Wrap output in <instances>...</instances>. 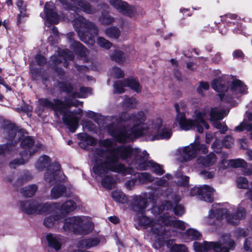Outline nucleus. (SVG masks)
Here are the masks:
<instances>
[{
    "instance_id": "f257e3e1",
    "label": "nucleus",
    "mask_w": 252,
    "mask_h": 252,
    "mask_svg": "<svg viewBox=\"0 0 252 252\" xmlns=\"http://www.w3.org/2000/svg\"><path fill=\"white\" fill-rule=\"evenodd\" d=\"M107 119L112 121L107 126L108 133L120 143L141 136L150 141L168 139L172 135L171 128L163 125L160 119L145 123L146 116L143 111L131 114L124 112L119 116L109 117Z\"/></svg>"
},
{
    "instance_id": "f03ea898",
    "label": "nucleus",
    "mask_w": 252,
    "mask_h": 252,
    "mask_svg": "<svg viewBox=\"0 0 252 252\" xmlns=\"http://www.w3.org/2000/svg\"><path fill=\"white\" fill-rule=\"evenodd\" d=\"M128 147H121L109 153L97 150L94 154L93 171L95 174L101 178L102 186L107 189L114 188L116 180L111 172L118 173L123 176L134 173L132 167H127L119 162L120 159L126 160L129 154Z\"/></svg>"
},
{
    "instance_id": "7ed1b4c3",
    "label": "nucleus",
    "mask_w": 252,
    "mask_h": 252,
    "mask_svg": "<svg viewBox=\"0 0 252 252\" xmlns=\"http://www.w3.org/2000/svg\"><path fill=\"white\" fill-rule=\"evenodd\" d=\"M175 108L177 113L176 121L178 123L180 128L184 130H189L194 127L197 128L199 133L203 131V126L208 129L209 126L206 123V120H210L216 128L220 130L221 133H224L227 130V126L219 120H222L227 115L229 109H222L218 107L212 108L209 115L208 108H204L194 112V120L188 119L184 111L186 110V104L181 101L175 104Z\"/></svg>"
},
{
    "instance_id": "20e7f679",
    "label": "nucleus",
    "mask_w": 252,
    "mask_h": 252,
    "mask_svg": "<svg viewBox=\"0 0 252 252\" xmlns=\"http://www.w3.org/2000/svg\"><path fill=\"white\" fill-rule=\"evenodd\" d=\"M68 9L73 11V17L68 18L71 21L73 27L77 33L79 39L86 44L93 46L95 43L94 36L92 35L90 31L96 35L98 33V28L95 25L80 15L78 13L82 10L88 14H91L95 11V9L85 0H59Z\"/></svg>"
},
{
    "instance_id": "39448f33",
    "label": "nucleus",
    "mask_w": 252,
    "mask_h": 252,
    "mask_svg": "<svg viewBox=\"0 0 252 252\" xmlns=\"http://www.w3.org/2000/svg\"><path fill=\"white\" fill-rule=\"evenodd\" d=\"M82 104V102L74 98L67 99L64 102L58 99H55L52 101L47 98H41L38 100L36 112L39 116L43 111V108L52 109L58 117H60L59 115L63 116V121L69 131L74 132L78 127L80 119L76 114L81 115L83 111L78 108L73 111H69L68 108L72 106H77Z\"/></svg>"
},
{
    "instance_id": "423d86ee",
    "label": "nucleus",
    "mask_w": 252,
    "mask_h": 252,
    "mask_svg": "<svg viewBox=\"0 0 252 252\" xmlns=\"http://www.w3.org/2000/svg\"><path fill=\"white\" fill-rule=\"evenodd\" d=\"M245 217V210L242 207L239 206L235 209L233 206L228 203L213 204L208 217L205 219V222L208 224H212L215 222V218L220 219L224 218L229 223L237 225Z\"/></svg>"
},
{
    "instance_id": "0eeeda50",
    "label": "nucleus",
    "mask_w": 252,
    "mask_h": 252,
    "mask_svg": "<svg viewBox=\"0 0 252 252\" xmlns=\"http://www.w3.org/2000/svg\"><path fill=\"white\" fill-rule=\"evenodd\" d=\"M157 221L143 214L138 218V222L142 227L144 228H150L153 233L158 236L162 235L165 232V225L172 226L180 230H184L186 228L184 222L180 220H173L166 213L160 216Z\"/></svg>"
},
{
    "instance_id": "6e6552de",
    "label": "nucleus",
    "mask_w": 252,
    "mask_h": 252,
    "mask_svg": "<svg viewBox=\"0 0 252 252\" xmlns=\"http://www.w3.org/2000/svg\"><path fill=\"white\" fill-rule=\"evenodd\" d=\"M212 88L220 92L219 96L223 101L231 103L235 98H238L247 93V86L241 80H233L228 88L220 79H215L212 82Z\"/></svg>"
},
{
    "instance_id": "1a4fd4ad",
    "label": "nucleus",
    "mask_w": 252,
    "mask_h": 252,
    "mask_svg": "<svg viewBox=\"0 0 252 252\" xmlns=\"http://www.w3.org/2000/svg\"><path fill=\"white\" fill-rule=\"evenodd\" d=\"M94 224L90 218L87 216H74L64 220L63 226L60 231L87 235L92 232Z\"/></svg>"
},
{
    "instance_id": "9d476101",
    "label": "nucleus",
    "mask_w": 252,
    "mask_h": 252,
    "mask_svg": "<svg viewBox=\"0 0 252 252\" xmlns=\"http://www.w3.org/2000/svg\"><path fill=\"white\" fill-rule=\"evenodd\" d=\"M51 160L46 156H41L35 163V167L39 171L43 170L49 167L44 175L45 181L50 184H54L57 182H61L65 179V176L60 170V165L58 163H53L50 165Z\"/></svg>"
},
{
    "instance_id": "9b49d317",
    "label": "nucleus",
    "mask_w": 252,
    "mask_h": 252,
    "mask_svg": "<svg viewBox=\"0 0 252 252\" xmlns=\"http://www.w3.org/2000/svg\"><path fill=\"white\" fill-rule=\"evenodd\" d=\"M5 138L10 140L16 135L19 136V140L21 141V146L24 150L22 153L28 157H31L34 153L37 152V149H32V146L34 143L33 139L29 136L24 129L18 130L13 125L6 126L3 130Z\"/></svg>"
},
{
    "instance_id": "f8f14e48",
    "label": "nucleus",
    "mask_w": 252,
    "mask_h": 252,
    "mask_svg": "<svg viewBox=\"0 0 252 252\" xmlns=\"http://www.w3.org/2000/svg\"><path fill=\"white\" fill-rule=\"evenodd\" d=\"M235 246L234 240L230 238V236L225 234L222 236V243L217 242H208L203 243L198 242L193 243V248L196 252H212L214 250L216 252H229Z\"/></svg>"
},
{
    "instance_id": "ddd939ff",
    "label": "nucleus",
    "mask_w": 252,
    "mask_h": 252,
    "mask_svg": "<svg viewBox=\"0 0 252 252\" xmlns=\"http://www.w3.org/2000/svg\"><path fill=\"white\" fill-rule=\"evenodd\" d=\"M140 154L132 155L131 158L132 161L131 166L140 170H151L158 175H161L164 173L162 165L159 164L152 160H148L149 154L146 151L142 152L139 150Z\"/></svg>"
},
{
    "instance_id": "4468645a",
    "label": "nucleus",
    "mask_w": 252,
    "mask_h": 252,
    "mask_svg": "<svg viewBox=\"0 0 252 252\" xmlns=\"http://www.w3.org/2000/svg\"><path fill=\"white\" fill-rule=\"evenodd\" d=\"M21 210L27 214L51 213L59 207L57 203H41L36 200H29L20 202Z\"/></svg>"
},
{
    "instance_id": "2eb2a0df",
    "label": "nucleus",
    "mask_w": 252,
    "mask_h": 252,
    "mask_svg": "<svg viewBox=\"0 0 252 252\" xmlns=\"http://www.w3.org/2000/svg\"><path fill=\"white\" fill-rule=\"evenodd\" d=\"M199 138V136H196L193 143L179 149L178 151L181 155V158H179L180 161L190 160L195 158L198 154H205L208 152L207 146L201 144Z\"/></svg>"
},
{
    "instance_id": "dca6fc26",
    "label": "nucleus",
    "mask_w": 252,
    "mask_h": 252,
    "mask_svg": "<svg viewBox=\"0 0 252 252\" xmlns=\"http://www.w3.org/2000/svg\"><path fill=\"white\" fill-rule=\"evenodd\" d=\"M57 76L55 77V85L59 87L61 90L68 93H71L72 95L74 97L84 98L86 97L88 94H91V90L89 88L81 87L80 92H77L70 83H67L63 82V77L64 75V72L61 68H56L55 69Z\"/></svg>"
},
{
    "instance_id": "f3484780",
    "label": "nucleus",
    "mask_w": 252,
    "mask_h": 252,
    "mask_svg": "<svg viewBox=\"0 0 252 252\" xmlns=\"http://www.w3.org/2000/svg\"><path fill=\"white\" fill-rule=\"evenodd\" d=\"M131 205L132 209L137 212L143 213L148 206L147 199L154 201L153 193L143 192L140 195H133L131 196Z\"/></svg>"
},
{
    "instance_id": "a211bd4d",
    "label": "nucleus",
    "mask_w": 252,
    "mask_h": 252,
    "mask_svg": "<svg viewBox=\"0 0 252 252\" xmlns=\"http://www.w3.org/2000/svg\"><path fill=\"white\" fill-rule=\"evenodd\" d=\"M99 145L104 148H105L107 149V150H104L101 149L99 148H93L92 150V157H93V160L94 162V154L95 152H96L97 150H101L104 151L106 153H109L111 151H113L114 150H115L116 149L121 147H128L130 149L129 151V154H128V156H127V158H131L132 155H139L140 154L139 153V149L138 148H132L130 146H125V145H122L119 146L116 148H112L113 146V141L110 139H106L104 140H100L99 141Z\"/></svg>"
},
{
    "instance_id": "6ab92c4d",
    "label": "nucleus",
    "mask_w": 252,
    "mask_h": 252,
    "mask_svg": "<svg viewBox=\"0 0 252 252\" xmlns=\"http://www.w3.org/2000/svg\"><path fill=\"white\" fill-rule=\"evenodd\" d=\"M114 92L116 94H122L125 92L124 87H128L137 93L141 90L139 82L134 79H127L123 81H116L114 84Z\"/></svg>"
},
{
    "instance_id": "aec40b11",
    "label": "nucleus",
    "mask_w": 252,
    "mask_h": 252,
    "mask_svg": "<svg viewBox=\"0 0 252 252\" xmlns=\"http://www.w3.org/2000/svg\"><path fill=\"white\" fill-rule=\"evenodd\" d=\"M110 4L123 14L132 17L137 12L136 8L122 0H109Z\"/></svg>"
},
{
    "instance_id": "412c9836",
    "label": "nucleus",
    "mask_w": 252,
    "mask_h": 252,
    "mask_svg": "<svg viewBox=\"0 0 252 252\" xmlns=\"http://www.w3.org/2000/svg\"><path fill=\"white\" fill-rule=\"evenodd\" d=\"M66 36L67 38L70 40L71 48H72L76 53L78 54L81 58H84V62H87L88 59L86 57L89 53L87 49L80 42L73 40V38L74 36V32H69L67 34Z\"/></svg>"
},
{
    "instance_id": "4be33fe9",
    "label": "nucleus",
    "mask_w": 252,
    "mask_h": 252,
    "mask_svg": "<svg viewBox=\"0 0 252 252\" xmlns=\"http://www.w3.org/2000/svg\"><path fill=\"white\" fill-rule=\"evenodd\" d=\"M46 16L45 25L47 24H57L59 22L60 17L57 13L55 4L52 2H46L44 9Z\"/></svg>"
},
{
    "instance_id": "5701e85b",
    "label": "nucleus",
    "mask_w": 252,
    "mask_h": 252,
    "mask_svg": "<svg viewBox=\"0 0 252 252\" xmlns=\"http://www.w3.org/2000/svg\"><path fill=\"white\" fill-rule=\"evenodd\" d=\"M73 58V54L68 49L62 50L59 49L57 52L51 57V61L54 64L55 66L58 64L62 62V60H64V67H66L67 66L66 61L68 60H72Z\"/></svg>"
},
{
    "instance_id": "b1692460",
    "label": "nucleus",
    "mask_w": 252,
    "mask_h": 252,
    "mask_svg": "<svg viewBox=\"0 0 252 252\" xmlns=\"http://www.w3.org/2000/svg\"><path fill=\"white\" fill-rule=\"evenodd\" d=\"M16 146L10 143L0 144V164L5 162L8 158L15 155Z\"/></svg>"
},
{
    "instance_id": "393cba45",
    "label": "nucleus",
    "mask_w": 252,
    "mask_h": 252,
    "mask_svg": "<svg viewBox=\"0 0 252 252\" xmlns=\"http://www.w3.org/2000/svg\"><path fill=\"white\" fill-rule=\"evenodd\" d=\"M248 163L243 159L237 158L235 159H231L226 160L223 159L220 165V168L225 169L227 166H230L233 168H240L243 169L247 167Z\"/></svg>"
},
{
    "instance_id": "a878e982",
    "label": "nucleus",
    "mask_w": 252,
    "mask_h": 252,
    "mask_svg": "<svg viewBox=\"0 0 252 252\" xmlns=\"http://www.w3.org/2000/svg\"><path fill=\"white\" fill-rule=\"evenodd\" d=\"M57 203L59 205V207L55 209V211H52L51 213H57L58 211H59L60 212L59 215H62L63 218H64L67 214L74 210L76 208L75 203L71 200L65 201L61 206L60 203Z\"/></svg>"
},
{
    "instance_id": "bb28decb",
    "label": "nucleus",
    "mask_w": 252,
    "mask_h": 252,
    "mask_svg": "<svg viewBox=\"0 0 252 252\" xmlns=\"http://www.w3.org/2000/svg\"><path fill=\"white\" fill-rule=\"evenodd\" d=\"M56 213V215L46 217L44 218L43 225L46 227L51 228L54 226L56 229H60L58 225L61 222V219H63V216L59 215L57 212Z\"/></svg>"
},
{
    "instance_id": "cd10ccee",
    "label": "nucleus",
    "mask_w": 252,
    "mask_h": 252,
    "mask_svg": "<svg viewBox=\"0 0 252 252\" xmlns=\"http://www.w3.org/2000/svg\"><path fill=\"white\" fill-rule=\"evenodd\" d=\"M46 239L48 245L56 251L61 249L62 244V237L61 235L50 233L47 235Z\"/></svg>"
},
{
    "instance_id": "c85d7f7f",
    "label": "nucleus",
    "mask_w": 252,
    "mask_h": 252,
    "mask_svg": "<svg viewBox=\"0 0 252 252\" xmlns=\"http://www.w3.org/2000/svg\"><path fill=\"white\" fill-rule=\"evenodd\" d=\"M215 189L208 185L201 186L200 198L207 202H212L214 200L213 194Z\"/></svg>"
},
{
    "instance_id": "c756f323",
    "label": "nucleus",
    "mask_w": 252,
    "mask_h": 252,
    "mask_svg": "<svg viewBox=\"0 0 252 252\" xmlns=\"http://www.w3.org/2000/svg\"><path fill=\"white\" fill-rule=\"evenodd\" d=\"M100 239L97 237H92L80 240L77 244V246L80 248L90 249L99 245Z\"/></svg>"
},
{
    "instance_id": "7c9ffc66",
    "label": "nucleus",
    "mask_w": 252,
    "mask_h": 252,
    "mask_svg": "<svg viewBox=\"0 0 252 252\" xmlns=\"http://www.w3.org/2000/svg\"><path fill=\"white\" fill-rule=\"evenodd\" d=\"M16 4L20 11L17 20V24L19 25L24 21V18L28 16L26 13L27 4L22 0H18Z\"/></svg>"
},
{
    "instance_id": "2f4dec72",
    "label": "nucleus",
    "mask_w": 252,
    "mask_h": 252,
    "mask_svg": "<svg viewBox=\"0 0 252 252\" xmlns=\"http://www.w3.org/2000/svg\"><path fill=\"white\" fill-rule=\"evenodd\" d=\"M171 203L169 201H166L165 202L158 206H155L152 209V213L155 216L160 215L164 211H167L172 208Z\"/></svg>"
},
{
    "instance_id": "473e14b6",
    "label": "nucleus",
    "mask_w": 252,
    "mask_h": 252,
    "mask_svg": "<svg viewBox=\"0 0 252 252\" xmlns=\"http://www.w3.org/2000/svg\"><path fill=\"white\" fill-rule=\"evenodd\" d=\"M217 161V158L215 154L211 153L206 157H200L198 162L205 166H209L213 165Z\"/></svg>"
},
{
    "instance_id": "72a5a7b5",
    "label": "nucleus",
    "mask_w": 252,
    "mask_h": 252,
    "mask_svg": "<svg viewBox=\"0 0 252 252\" xmlns=\"http://www.w3.org/2000/svg\"><path fill=\"white\" fill-rule=\"evenodd\" d=\"M66 188L63 185L55 186L51 190V197L53 199H56L63 195L65 192Z\"/></svg>"
},
{
    "instance_id": "f704fd0d",
    "label": "nucleus",
    "mask_w": 252,
    "mask_h": 252,
    "mask_svg": "<svg viewBox=\"0 0 252 252\" xmlns=\"http://www.w3.org/2000/svg\"><path fill=\"white\" fill-rule=\"evenodd\" d=\"M78 136L82 140L80 143L81 147L84 145L85 142L88 145H94L96 143V140L94 138L85 133H79Z\"/></svg>"
},
{
    "instance_id": "c9c22d12",
    "label": "nucleus",
    "mask_w": 252,
    "mask_h": 252,
    "mask_svg": "<svg viewBox=\"0 0 252 252\" xmlns=\"http://www.w3.org/2000/svg\"><path fill=\"white\" fill-rule=\"evenodd\" d=\"M112 197L116 202L124 204L127 202V196L121 190H115L112 192Z\"/></svg>"
},
{
    "instance_id": "e433bc0d",
    "label": "nucleus",
    "mask_w": 252,
    "mask_h": 252,
    "mask_svg": "<svg viewBox=\"0 0 252 252\" xmlns=\"http://www.w3.org/2000/svg\"><path fill=\"white\" fill-rule=\"evenodd\" d=\"M20 155L21 157V159H15L9 163V165L10 168H16L19 165L24 164L30 158V157L26 156V155H24L23 153H20Z\"/></svg>"
},
{
    "instance_id": "4c0bfd02",
    "label": "nucleus",
    "mask_w": 252,
    "mask_h": 252,
    "mask_svg": "<svg viewBox=\"0 0 252 252\" xmlns=\"http://www.w3.org/2000/svg\"><path fill=\"white\" fill-rule=\"evenodd\" d=\"M37 190V187L35 185H31L21 189V193L25 197H31Z\"/></svg>"
},
{
    "instance_id": "58836bf2",
    "label": "nucleus",
    "mask_w": 252,
    "mask_h": 252,
    "mask_svg": "<svg viewBox=\"0 0 252 252\" xmlns=\"http://www.w3.org/2000/svg\"><path fill=\"white\" fill-rule=\"evenodd\" d=\"M137 179L140 184L144 183L146 182H151L154 180L155 177L152 176L150 173L148 172H142L138 173Z\"/></svg>"
},
{
    "instance_id": "ea45409f",
    "label": "nucleus",
    "mask_w": 252,
    "mask_h": 252,
    "mask_svg": "<svg viewBox=\"0 0 252 252\" xmlns=\"http://www.w3.org/2000/svg\"><path fill=\"white\" fill-rule=\"evenodd\" d=\"M123 104L126 109H134L137 105V101L134 97H128L125 96Z\"/></svg>"
},
{
    "instance_id": "a19ab883",
    "label": "nucleus",
    "mask_w": 252,
    "mask_h": 252,
    "mask_svg": "<svg viewBox=\"0 0 252 252\" xmlns=\"http://www.w3.org/2000/svg\"><path fill=\"white\" fill-rule=\"evenodd\" d=\"M104 32L108 37L115 39L118 38L120 35V31L116 27L107 28Z\"/></svg>"
},
{
    "instance_id": "79ce46f5",
    "label": "nucleus",
    "mask_w": 252,
    "mask_h": 252,
    "mask_svg": "<svg viewBox=\"0 0 252 252\" xmlns=\"http://www.w3.org/2000/svg\"><path fill=\"white\" fill-rule=\"evenodd\" d=\"M99 22L103 25H109L114 22V19L108 12L103 11L101 13V16L99 19Z\"/></svg>"
},
{
    "instance_id": "37998d69",
    "label": "nucleus",
    "mask_w": 252,
    "mask_h": 252,
    "mask_svg": "<svg viewBox=\"0 0 252 252\" xmlns=\"http://www.w3.org/2000/svg\"><path fill=\"white\" fill-rule=\"evenodd\" d=\"M175 177L180 179L178 181V185L179 186L187 187L189 186V177L187 176H183L182 173L178 170L175 174Z\"/></svg>"
},
{
    "instance_id": "c03bdc74",
    "label": "nucleus",
    "mask_w": 252,
    "mask_h": 252,
    "mask_svg": "<svg viewBox=\"0 0 252 252\" xmlns=\"http://www.w3.org/2000/svg\"><path fill=\"white\" fill-rule=\"evenodd\" d=\"M245 130L252 133V124H250L244 120L238 126L235 127V130L236 131L241 132Z\"/></svg>"
},
{
    "instance_id": "a18cd8bd",
    "label": "nucleus",
    "mask_w": 252,
    "mask_h": 252,
    "mask_svg": "<svg viewBox=\"0 0 252 252\" xmlns=\"http://www.w3.org/2000/svg\"><path fill=\"white\" fill-rule=\"evenodd\" d=\"M172 179V176L169 173L165 174L164 177L158 179L155 182V184L158 186L164 187H168L169 183L168 180Z\"/></svg>"
},
{
    "instance_id": "49530a36",
    "label": "nucleus",
    "mask_w": 252,
    "mask_h": 252,
    "mask_svg": "<svg viewBox=\"0 0 252 252\" xmlns=\"http://www.w3.org/2000/svg\"><path fill=\"white\" fill-rule=\"evenodd\" d=\"M110 58L112 60L117 63H122L124 61L125 57L124 53L121 51L116 50L114 53L111 55Z\"/></svg>"
},
{
    "instance_id": "de8ad7c7",
    "label": "nucleus",
    "mask_w": 252,
    "mask_h": 252,
    "mask_svg": "<svg viewBox=\"0 0 252 252\" xmlns=\"http://www.w3.org/2000/svg\"><path fill=\"white\" fill-rule=\"evenodd\" d=\"M108 74L111 77L117 78H122L124 76L123 71L122 70L121 68L116 66H114L110 69L108 72Z\"/></svg>"
},
{
    "instance_id": "09e8293b",
    "label": "nucleus",
    "mask_w": 252,
    "mask_h": 252,
    "mask_svg": "<svg viewBox=\"0 0 252 252\" xmlns=\"http://www.w3.org/2000/svg\"><path fill=\"white\" fill-rule=\"evenodd\" d=\"M31 178L32 176L30 173L28 171H24L19 176L17 181V184L18 185H22Z\"/></svg>"
},
{
    "instance_id": "8fccbe9b",
    "label": "nucleus",
    "mask_w": 252,
    "mask_h": 252,
    "mask_svg": "<svg viewBox=\"0 0 252 252\" xmlns=\"http://www.w3.org/2000/svg\"><path fill=\"white\" fill-rule=\"evenodd\" d=\"M96 42L100 47L106 49H109L112 46L111 42L105 38L100 36L97 38Z\"/></svg>"
},
{
    "instance_id": "3c124183",
    "label": "nucleus",
    "mask_w": 252,
    "mask_h": 252,
    "mask_svg": "<svg viewBox=\"0 0 252 252\" xmlns=\"http://www.w3.org/2000/svg\"><path fill=\"white\" fill-rule=\"evenodd\" d=\"M187 236L191 240L198 239L201 237L200 233L194 229H189L186 232Z\"/></svg>"
},
{
    "instance_id": "603ef678",
    "label": "nucleus",
    "mask_w": 252,
    "mask_h": 252,
    "mask_svg": "<svg viewBox=\"0 0 252 252\" xmlns=\"http://www.w3.org/2000/svg\"><path fill=\"white\" fill-rule=\"evenodd\" d=\"M238 187L241 189H246L249 187L248 181L246 178L239 177L236 180Z\"/></svg>"
},
{
    "instance_id": "864d4df0",
    "label": "nucleus",
    "mask_w": 252,
    "mask_h": 252,
    "mask_svg": "<svg viewBox=\"0 0 252 252\" xmlns=\"http://www.w3.org/2000/svg\"><path fill=\"white\" fill-rule=\"evenodd\" d=\"M171 252H187V249L184 245H174L170 247Z\"/></svg>"
},
{
    "instance_id": "5fc2aeb1",
    "label": "nucleus",
    "mask_w": 252,
    "mask_h": 252,
    "mask_svg": "<svg viewBox=\"0 0 252 252\" xmlns=\"http://www.w3.org/2000/svg\"><path fill=\"white\" fill-rule=\"evenodd\" d=\"M216 170L209 169L208 170H204L200 172V174L205 178L211 179L214 177Z\"/></svg>"
},
{
    "instance_id": "6e6d98bb",
    "label": "nucleus",
    "mask_w": 252,
    "mask_h": 252,
    "mask_svg": "<svg viewBox=\"0 0 252 252\" xmlns=\"http://www.w3.org/2000/svg\"><path fill=\"white\" fill-rule=\"evenodd\" d=\"M173 212L175 215L181 216L185 213V210L183 206L177 204L173 208Z\"/></svg>"
},
{
    "instance_id": "4d7b16f0",
    "label": "nucleus",
    "mask_w": 252,
    "mask_h": 252,
    "mask_svg": "<svg viewBox=\"0 0 252 252\" xmlns=\"http://www.w3.org/2000/svg\"><path fill=\"white\" fill-rule=\"evenodd\" d=\"M209 88V85L206 82H201L200 83L199 86L197 89V92L200 94L203 95V91H207Z\"/></svg>"
},
{
    "instance_id": "13d9d810",
    "label": "nucleus",
    "mask_w": 252,
    "mask_h": 252,
    "mask_svg": "<svg viewBox=\"0 0 252 252\" xmlns=\"http://www.w3.org/2000/svg\"><path fill=\"white\" fill-rule=\"evenodd\" d=\"M234 139L230 135L226 136L223 141V145L226 148H230L233 143Z\"/></svg>"
},
{
    "instance_id": "bf43d9fd",
    "label": "nucleus",
    "mask_w": 252,
    "mask_h": 252,
    "mask_svg": "<svg viewBox=\"0 0 252 252\" xmlns=\"http://www.w3.org/2000/svg\"><path fill=\"white\" fill-rule=\"evenodd\" d=\"M223 145V142L217 139L214 142L212 147L216 153H219Z\"/></svg>"
},
{
    "instance_id": "052dcab7",
    "label": "nucleus",
    "mask_w": 252,
    "mask_h": 252,
    "mask_svg": "<svg viewBox=\"0 0 252 252\" xmlns=\"http://www.w3.org/2000/svg\"><path fill=\"white\" fill-rule=\"evenodd\" d=\"M252 240L251 237L246 239L244 244V248L246 251L252 252Z\"/></svg>"
},
{
    "instance_id": "680f3d73",
    "label": "nucleus",
    "mask_w": 252,
    "mask_h": 252,
    "mask_svg": "<svg viewBox=\"0 0 252 252\" xmlns=\"http://www.w3.org/2000/svg\"><path fill=\"white\" fill-rule=\"evenodd\" d=\"M200 190H201V186L198 187H194L190 189L189 190V195L193 196L198 195L200 197Z\"/></svg>"
},
{
    "instance_id": "e2e57ef3",
    "label": "nucleus",
    "mask_w": 252,
    "mask_h": 252,
    "mask_svg": "<svg viewBox=\"0 0 252 252\" xmlns=\"http://www.w3.org/2000/svg\"><path fill=\"white\" fill-rule=\"evenodd\" d=\"M136 180L132 179L125 183V186L127 190H130L132 189L136 185Z\"/></svg>"
},
{
    "instance_id": "0e129e2a",
    "label": "nucleus",
    "mask_w": 252,
    "mask_h": 252,
    "mask_svg": "<svg viewBox=\"0 0 252 252\" xmlns=\"http://www.w3.org/2000/svg\"><path fill=\"white\" fill-rule=\"evenodd\" d=\"M249 230L239 228L236 231V235L237 237H245L249 234Z\"/></svg>"
},
{
    "instance_id": "69168bd1",
    "label": "nucleus",
    "mask_w": 252,
    "mask_h": 252,
    "mask_svg": "<svg viewBox=\"0 0 252 252\" xmlns=\"http://www.w3.org/2000/svg\"><path fill=\"white\" fill-rule=\"evenodd\" d=\"M35 59L37 63L40 66L43 65L46 63V59L44 56L41 55H36Z\"/></svg>"
},
{
    "instance_id": "338daca9",
    "label": "nucleus",
    "mask_w": 252,
    "mask_h": 252,
    "mask_svg": "<svg viewBox=\"0 0 252 252\" xmlns=\"http://www.w3.org/2000/svg\"><path fill=\"white\" fill-rule=\"evenodd\" d=\"M84 127L88 130H92L94 128V125L91 122H87L86 124L83 125V127Z\"/></svg>"
},
{
    "instance_id": "774afa93",
    "label": "nucleus",
    "mask_w": 252,
    "mask_h": 252,
    "mask_svg": "<svg viewBox=\"0 0 252 252\" xmlns=\"http://www.w3.org/2000/svg\"><path fill=\"white\" fill-rule=\"evenodd\" d=\"M243 172L246 175H252V165H251L249 168H248V166L245 168Z\"/></svg>"
}]
</instances>
